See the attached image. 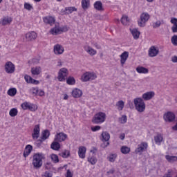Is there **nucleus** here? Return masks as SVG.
I'll list each match as a JSON object with an SVG mask.
<instances>
[{
	"label": "nucleus",
	"mask_w": 177,
	"mask_h": 177,
	"mask_svg": "<svg viewBox=\"0 0 177 177\" xmlns=\"http://www.w3.org/2000/svg\"><path fill=\"white\" fill-rule=\"evenodd\" d=\"M161 26V21H157L153 24V28H158Z\"/></svg>",
	"instance_id": "nucleus-52"
},
{
	"label": "nucleus",
	"mask_w": 177,
	"mask_h": 177,
	"mask_svg": "<svg viewBox=\"0 0 177 177\" xmlns=\"http://www.w3.org/2000/svg\"><path fill=\"white\" fill-rule=\"evenodd\" d=\"M40 131L39 124L35 125V128L33 129V133L32 134V139L35 140L39 138Z\"/></svg>",
	"instance_id": "nucleus-17"
},
{
	"label": "nucleus",
	"mask_w": 177,
	"mask_h": 177,
	"mask_svg": "<svg viewBox=\"0 0 177 177\" xmlns=\"http://www.w3.org/2000/svg\"><path fill=\"white\" fill-rule=\"evenodd\" d=\"M120 151L122 154H128L131 151V148L127 146H122L120 149Z\"/></svg>",
	"instance_id": "nucleus-36"
},
{
	"label": "nucleus",
	"mask_w": 177,
	"mask_h": 177,
	"mask_svg": "<svg viewBox=\"0 0 177 177\" xmlns=\"http://www.w3.org/2000/svg\"><path fill=\"white\" fill-rule=\"evenodd\" d=\"M136 71L139 74H147L149 73V69H147V68H145L143 66H138L136 68Z\"/></svg>",
	"instance_id": "nucleus-27"
},
{
	"label": "nucleus",
	"mask_w": 177,
	"mask_h": 177,
	"mask_svg": "<svg viewBox=\"0 0 177 177\" xmlns=\"http://www.w3.org/2000/svg\"><path fill=\"white\" fill-rule=\"evenodd\" d=\"M37 95H39V96H41V97H42V96H45V91H42V90H39V91H38V93H37Z\"/></svg>",
	"instance_id": "nucleus-58"
},
{
	"label": "nucleus",
	"mask_w": 177,
	"mask_h": 177,
	"mask_svg": "<svg viewBox=\"0 0 177 177\" xmlns=\"http://www.w3.org/2000/svg\"><path fill=\"white\" fill-rule=\"evenodd\" d=\"M153 97H154L153 91L147 92L142 95V99H144V100H150L153 99Z\"/></svg>",
	"instance_id": "nucleus-20"
},
{
	"label": "nucleus",
	"mask_w": 177,
	"mask_h": 177,
	"mask_svg": "<svg viewBox=\"0 0 177 177\" xmlns=\"http://www.w3.org/2000/svg\"><path fill=\"white\" fill-rule=\"evenodd\" d=\"M50 136V132H49V130H44L42 133V136L41 137V139L43 140H46Z\"/></svg>",
	"instance_id": "nucleus-34"
},
{
	"label": "nucleus",
	"mask_w": 177,
	"mask_h": 177,
	"mask_svg": "<svg viewBox=\"0 0 177 177\" xmlns=\"http://www.w3.org/2000/svg\"><path fill=\"white\" fill-rule=\"evenodd\" d=\"M106 121V113L103 112L97 113L94 117H93V124H102Z\"/></svg>",
	"instance_id": "nucleus-3"
},
{
	"label": "nucleus",
	"mask_w": 177,
	"mask_h": 177,
	"mask_svg": "<svg viewBox=\"0 0 177 177\" xmlns=\"http://www.w3.org/2000/svg\"><path fill=\"white\" fill-rule=\"evenodd\" d=\"M44 23H46V24H50V26H53L56 20L53 18V17H46L44 18Z\"/></svg>",
	"instance_id": "nucleus-22"
},
{
	"label": "nucleus",
	"mask_w": 177,
	"mask_h": 177,
	"mask_svg": "<svg viewBox=\"0 0 177 177\" xmlns=\"http://www.w3.org/2000/svg\"><path fill=\"white\" fill-rule=\"evenodd\" d=\"M41 72V68L40 66H36L31 68V73L33 75H39Z\"/></svg>",
	"instance_id": "nucleus-26"
},
{
	"label": "nucleus",
	"mask_w": 177,
	"mask_h": 177,
	"mask_svg": "<svg viewBox=\"0 0 177 177\" xmlns=\"http://www.w3.org/2000/svg\"><path fill=\"white\" fill-rule=\"evenodd\" d=\"M50 158L53 161V162H54V164H57V162H59V156H57V154L55 153H52L50 155Z\"/></svg>",
	"instance_id": "nucleus-38"
},
{
	"label": "nucleus",
	"mask_w": 177,
	"mask_h": 177,
	"mask_svg": "<svg viewBox=\"0 0 177 177\" xmlns=\"http://www.w3.org/2000/svg\"><path fill=\"white\" fill-rule=\"evenodd\" d=\"M45 158V155L42 153H36L32 157V165L35 169H39L42 167V160Z\"/></svg>",
	"instance_id": "nucleus-1"
},
{
	"label": "nucleus",
	"mask_w": 177,
	"mask_h": 177,
	"mask_svg": "<svg viewBox=\"0 0 177 177\" xmlns=\"http://www.w3.org/2000/svg\"><path fill=\"white\" fill-rule=\"evenodd\" d=\"M171 41V44H173L174 46H177V35H174V36H172Z\"/></svg>",
	"instance_id": "nucleus-48"
},
{
	"label": "nucleus",
	"mask_w": 177,
	"mask_h": 177,
	"mask_svg": "<svg viewBox=\"0 0 177 177\" xmlns=\"http://www.w3.org/2000/svg\"><path fill=\"white\" fill-rule=\"evenodd\" d=\"M131 32L134 38V39H139V37L140 35V32L138 30V29L134 28L131 30Z\"/></svg>",
	"instance_id": "nucleus-31"
},
{
	"label": "nucleus",
	"mask_w": 177,
	"mask_h": 177,
	"mask_svg": "<svg viewBox=\"0 0 177 177\" xmlns=\"http://www.w3.org/2000/svg\"><path fill=\"white\" fill-rule=\"evenodd\" d=\"M109 145H110V142H109L108 141H103V143L101 144L100 147L102 149H106V147H107V146H109Z\"/></svg>",
	"instance_id": "nucleus-53"
},
{
	"label": "nucleus",
	"mask_w": 177,
	"mask_h": 177,
	"mask_svg": "<svg viewBox=\"0 0 177 177\" xmlns=\"http://www.w3.org/2000/svg\"><path fill=\"white\" fill-rule=\"evenodd\" d=\"M145 149H147V143L142 142L138 147L136 149V154H142L145 151Z\"/></svg>",
	"instance_id": "nucleus-15"
},
{
	"label": "nucleus",
	"mask_w": 177,
	"mask_h": 177,
	"mask_svg": "<svg viewBox=\"0 0 177 177\" xmlns=\"http://www.w3.org/2000/svg\"><path fill=\"white\" fill-rule=\"evenodd\" d=\"M120 21L122 24H123V26H127V24L129 23V19H128V16H122Z\"/></svg>",
	"instance_id": "nucleus-40"
},
{
	"label": "nucleus",
	"mask_w": 177,
	"mask_h": 177,
	"mask_svg": "<svg viewBox=\"0 0 177 177\" xmlns=\"http://www.w3.org/2000/svg\"><path fill=\"white\" fill-rule=\"evenodd\" d=\"M52 167V163L50 162H47L45 164V169H50Z\"/></svg>",
	"instance_id": "nucleus-55"
},
{
	"label": "nucleus",
	"mask_w": 177,
	"mask_h": 177,
	"mask_svg": "<svg viewBox=\"0 0 177 177\" xmlns=\"http://www.w3.org/2000/svg\"><path fill=\"white\" fill-rule=\"evenodd\" d=\"M63 52H64V48L60 44H57L54 46V53L55 55H63Z\"/></svg>",
	"instance_id": "nucleus-16"
},
{
	"label": "nucleus",
	"mask_w": 177,
	"mask_h": 177,
	"mask_svg": "<svg viewBox=\"0 0 177 177\" xmlns=\"http://www.w3.org/2000/svg\"><path fill=\"white\" fill-rule=\"evenodd\" d=\"M44 140H41V139H39L37 140V147H41V145H42V142H44Z\"/></svg>",
	"instance_id": "nucleus-57"
},
{
	"label": "nucleus",
	"mask_w": 177,
	"mask_h": 177,
	"mask_svg": "<svg viewBox=\"0 0 177 177\" xmlns=\"http://www.w3.org/2000/svg\"><path fill=\"white\" fill-rule=\"evenodd\" d=\"M4 70L7 74H13L15 70H16V67L12 62L8 61L4 65Z\"/></svg>",
	"instance_id": "nucleus-7"
},
{
	"label": "nucleus",
	"mask_w": 177,
	"mask_h": 177,
	"mask_svg": "<svg viewBox=\"0 0 177 177\" xmlns=\"http://www.w3.org/2000/svg\"><path fill=\"white\" fill-rule=\"evenodd\" d=\"M32 62L33 64H38V63H39V59L34 58L32 59Z\"/></svg>",
	"instance_id": "nucleus-60"
},
{
	"label": "nucleus",
	"mask_w": 177,
	"mask_h": 177,
	"mask_svg": "<svg viewBox=\"0 0 177 177\" xmlns=\"http://www.w3.org/2000/svg\"><path fill=\"white\" fill-rule=\"evenodd\" d=\"M85 153H86V147H80L78 150V155L80 158H85Z\"/></svg>",
	"instance_id": "nucleus-23"
},
{
	"label": "nucleus",
	"mask_w": 177,
	"mask_h": 177,
	"mask_svg": "<svg viewBox=\"0 0 177 177\" xmlns=\"http://www.w3.org/2000/svg\"><path fill=\"white\" fill-rule=\"evenodd\" d=\"M50 147L53 150L57 151L60 150V143H59V141H54L51 143Z\"/></svg>",
	"instance_id": "nucleus-28"
},
{
	"label": "nucleus",
	"mask_w": 177,
	"mask_h": 177,
	"mask_svg": "<svg viewBox=\"0 0 177 177\" xmlns=\"http://www.w3.org/2000/svg\"><path fill=\"white\" fill-rule=\"evenodd\" d=\"M158 53H160V50L154 46H151L148 51V55L149 57H156Z\"/></svg>",
	"instance_id": "nucleus-9"
},
{
	"label": "nucleus",
	"mask_w": 177,
	"mask_h": 177,
	"mask_svg": "<svg viewBox=\"0 0 177 177\" xmlns=\"http://www.w3.org/2000/svg\"><path fill=\"white\" fill-rule=\"evenodd\" d=\"M66 177H73V174L71 173L70 169L67 170Z\"/></svg>",
	"instance_id": "nucleus-59"
},
{
	"label": "nucleus",
	"mask_w": 177,
	"mask_h": 177,
	"mask_svg": "<svg viewBox=\"0 0 177 177\" xmlns=\"http://www.w3.org/2000/svg\"><path fill=\"white\" fill-rule=\"evenodd\" d=\"M170 21L171 24H174V26L171 27L172 32H177V19L171 18Z\"/></svg>",
	"instance_id": "nucleus-29"
},
{
	"label": "nucleus",
	"mask_w": 177,
	"mask_h": 177,
	"mask_svg": "<svg viewBox=\"0 0 177 177\" xmlns=\"http://www.w3.org/2000/svg\"><path fill=\"white\" fill-rule=\"evenodd\" d=\"M91 6V1L90 0H82V8L84 10H87L89 9Z\"/></svg>",
	"instance_id": "nucleus-24"
},
{
	"label": "nucleus",
	"mask_w": 177,
	"mask_h": 177,
	"mask_svg": "<svg viewBox=\"0 0 177 177\" xmlns=\"http://www.w3.org/2000/svg\"><path fill=\"white\" fill-rule=\"evenodd\" d=\"M115 106L118 107V110L119 111H122V110H124V107L125 106V102H124L122 100H120L116 103Z\"/></svg>",
	"instance_id": "nucleus-30"
},
{
	"label": "nucleus",
	"mask_w": 177,
	"mask_h": 177,
	"mask_svg": "<svg viewBox=\"0 0 177 177\" xmlns=\"http://www.w3.org/2000/svg\"><path fill=\"white\" fill-rule=\"evenodd\" d=\"M134 104L136 110L138 113H143L146 110V104H145V101L141 97L134 99Z\"/></svg>",
	"instance_id": "nucleus-2"
},
{
	"label": "nucleus",
	"mask_w": 177,
	"mask_h": 177,
	"mask_svg": "<svg viewBox=\"0 0 177 177\" xmlns=\"http://www.w3.org/2000/svg\"><path fill=\"white\" fill-rule=\"evenodd\" d=\"M119 138L120 140H124L125 139V133H121Z\"/></svg>",
	"instance_id": "nucleus-63"
},
{
	"label": "nucleus",
	"mask_w": 177,
	"mask_h": 177,
	"mask_svg": "<svg viewBox=\"0 0 177 177\" xmlns=\"http://www.w3.org/2000/svg\"><path fill=\"white\" fill-rule=\"evenodd\" d=\"M72 96L75 98L81 97L82 96V91L80 88H75L72 91Z\"/></svg>",
	"instance_id": "nucleus-21"
},
{
	"label": "nucleus",
	"mask_w": 177,
	"mask_h": 177,
	"mask_svg": "<svg viewBox=\"0 0 177 177\" xmlns=\"http://www.w3.org/2000/svg\"><path fill=\"white\" fill-rule=\"evenodd\" d=\"M64 12V15H69V13H72L73 12H77V8L75 7H66Z\"/></svg>",
	"instance_id": "nucleus-32"
},
{
	"label": "nucleus",
	"mask_w": 177,
	"mask_h": 177,
	"mask_svg": "<svg viewBox=\"0 0 177 177\" xmlns=\"http://www.w3.org/2000/svg\"><path fill=\"white\" fill-rule=\"evenodd\" d=\"M30 84H35V85H38V84H39V81L32 79Z\"/></svg>",
	"instance_id": "nucleus-61"
},
{
	"label": "nucleus",
	"mask_w": 177,
	"mask_h": 177,
	"mask_svg": "<svg viewBox=\"0 0 177 177\" xmlns=\"http://www.w3.org/2000/svg\"><path fill=\"white\" fill-rule=\"evenodd\" d=\"M38 92H39L38 87H36V88L33 87L30 90V93H32V95H35V96L38 95Z\"/></svg>",
	"instance_id": "nucleus-47"
},
{
	"label": "nucleus",
	"mask_w": 177,
	"mask_h": 177,
	"mask_svg": "<svg viewBox=\"0 0 177 177\" xmlns=\"http://www.w3.org/2000/svg\"><path fill=\"white\" fill-rule=\"evenodd\" d=\"M59 156L63 158H68V157H70V151L64 150V151L59 153Z\"/></svg>",
	"instance_id": "nucleus-37"
},
{
	"label": "nucleus",
	"mask_w": 177,
	"mask_h": 177,
	"mask_svg": "<svg viewBox=\"0 0 177 177\" xmlns=\"http://www.w3.org/2000/svg\"><path fill=\"white\" fill-rule=\"evenodd\" d=\"M66 84H68V85H75V79L73 77H68Z\"/></svg>",
	"instance_id": "nucleus-41"
},
{
	"label": "nucleus",
	"mask_w": 177,
	"mask_h": 177,
	"mask_svg": "<svg viewBox=\"0 0 177 177\" xmlns=\"http://www.w3.org/2000/svg\"><path fill=\"white\" fill-rule=\"evenodd\" d=\"M32 151V145H26L25 147V150L24 151V157H25V158H27V157L30 156Z\"/></svg>",
	"instance_id": "nucleus-18"
},
{
	"label": "nucleus",
	"mask_w": 177,
	"mask_h": 177,
	"mask_svg": "<svg viewBox=\"0 0 177 177\" xmlns=\"http://www.w3.org/2000/svg\"><path fill=\"white\" fill-rule=\"evenodd\" d=\"M41 177H52V174L49 173L48 171H46Z\"/></svg>",
	"instance_id": "nucleus-56"
},
{
	"label": "nucleus",
	"mask_w": 177,
	"mask_h": 177,
	"mask_svg": "<svg viewBox=\"0 0 177 177\" xmlns=\"http://www.w3.org/2000/svg\"><path fill=\"white\" fill-rule=\"evenodd\" d=\"M154 140L156 143H161V142H162V136L158 134L154 137Z\"/></svg>",
	"instance_id": "nucleus-46"
},
{
	"label": "nucleus",
	"mask_w": 177,
	"mask_h": 177,
	"mask_svg": "<svg viewBox=\"0 0 177 177\" xmlns=\"http://www.w3.org/2000/svg\"><path fill=\"white\" fill-rule=\"evenodd\" d=\"M60 31L62 32H66L68 31V28H67V26H63L62 28H59V27H57V25H55V27L53 28L50 30V32L53 35H57V34H59V32H60Z\"/></svg>",
	"instance_id": "nucleus-6"
},
{
	"label": "nucleus",
	"mask_w": 177,
	"mask_h": 177,
	"mask_svg": "<svg viewBox=\"0 0 177 177\" xmlns=\"http://www.w3.org/2000/svg\"><path fill=\"white\" fill-rule=\"evenodd\" d=\"M16 93H17V90L16 88H10L8 91V95H9V96H15Z\"/></svg>",
	"instance_id": "nucleus-42"
},
{
	"label": "nucleus",
	"mask_w": 177,
	"mask_h": 177,
	"mask_svg": "<svg viewBox=\"0 0 177 177\" xmlns=\"http://www.w3.org/2000/svg\"><path fill=\"white\" fill-rule=\"evenodd\" d=\"M164 120L168 122H172L175 121V113L172 112H167L164 115Z\"/></svg>",
	"instance_id": "nucleus-12"
},
{
	"label": "nucleus",
	"mask_w": 177,
	"mask_h": 177,
	"mask_svg": "<svg viewBox=\"0 0 177 177\" xmlns=\"http://www.w3.org/2000/svg\"><path fill=\"white\" fill-rule=\"evenodd\" d=\"M129 57V53L128 51H124L120 55V64L124 66Z\"/></svg>",
	"instance_id": "nucleus-14"
},
{
	"label": "nucleus",
	"mask_w": 177,
	"mask_h": 177,
	"mask_svg": "<svg viewBox=\"0 0 177 177\" xmlns=\"http://www.w3.org/2000/svg\"><path fill=\"white\" fill-rule=\"evenodd\" d=\"M149 19H150V15L147 12H142L140 15V21H138V26L140 27H145L146 23L149 21Z\"/></svg>",
	"instance_id": "nucleus-5"
},
{
	"label": "nucleus",
	"mask_w": 177,
	"mask_h": 177,
	"mask_svg": "<svg viewBox=\"0 0 177 177\" xmlns=\"http://www.w3.org/2000/svg\"><path fill=\"white\" fill-rule=\"evenodd\" d=\"M119 121L120 124H127V121H128V118L125 115H123L121 118H119Z\"/></svg>",
	"instance_id": "nucleus-45"
},
{
	"label": "nucleus",
	"mask_w": 177,
	"mask_h": 177,
	"mask_svg": "<svg viewBox=\"0 0 177 177\" xmlns=\"http://www.w3.org/2000/svg\"><path fill=\"white\" fill-rule=\"evenodd\" d=\"M97 78V75L95 73L86 72L82 76V81L83 82H88V81H93V80H96Z\"/></svg>",
	"instance_id": "nucleus-4"
},
{
	"label": "nucleus",
	"mask_w": 177,
	"mask_h": 177,
	"mask_svg": "<svg viewBox=\"0 0 177 177\" xmlns=\"http://www.w3.org/2000/svg\"><path fill=\"white\" fill-rule=\"evenodd\" d=\"M85 50L91 56H95V55H96V53H97L96 50L95 49L92 48L91 46H88L86 48H85Z\"/></svg>",
	"instance_id": "nucleus-33"
},
{
	"label": "nucleus",
	"mask_w": 177,
	"mask_h": 177,
	"mask_svg": "<svg viewBox=\"0 0 177 177\" xmlns=\"http://www.w3.org/2000/svg\"><path fill=\"white\" fill-rule=\"evenodd\" d=\"M101 127L100 126H95L91 127V131L93 132H96V131H100V129H101Z\"/></svg>",
	"instance_id": "nucleus-54"
},
{
	"label": "nucleus",
	"mask_w": 177,
	"mask_h": 177,
	"mask_svg": "<svg viewBox=\"0 0 177 177\" xmlns=\"http://www.w3.org/2000/svg\"><path fill=\"white\" fill-rule=\"evenodd\" d=\"M37 37H38V35L34 31L29 32L26 34V39L28 41H35V39H37Z\"/></svg>",
	"instance_id": "nucleus-11"
},
{
	"label": "nucleus",
	"mask_w": 177,
	"mask_h": 177,
	"mask_svg": "<svg viewBox=\"0 0 177 177\" xmlns=\"http://www.w3.org/2000/svg\"><path fill=\"white\" fill-rule=\"evenodd\" d=\"M67 68H62L59 70L58 73V77L57 80L60 82H63V81H66V77H67Z\"/></svg>",
	"instance_id": "nucleus-8"
},
{
	"label": "nucleus",
	"mask_w": 177,
	"mask_h": 177,
	"mask_svg": "<svg viewBox=\"0 0 177 177\" xmlns=\"http://www.w3.org/2000/svg\"><path fill=\"white\" fill-rule=\"evenodd\" d=\"M17 109L13 108L10 111L9 114L10 117H16V115H17Z\"/></svg>",
	"instance_id": "nucleus-43"
},
{
	"label": "nucleus",
	"mask_w": 177,
	"mask_h": 177,
	"mask_svg": "<svg viewBox=\"0 0 177 177\" xmlns=\"http://www.w3.org/2000/svg\"><path fill=\"white\" fill-rule=\"evenodd\" d=\"M12 23V18L8 17H5L1 21L2 26H6V24H10Z\"/></svg>",
	"instance_id": "nucleus-35"
},
{
	"label": "nucleus",
	"mask_w": 177,
	"mask_h": 177,
	"mask_svg": "<svg viewBox=\"0 0 177 177\" xmlns=\"http://www.w3.org/2000/svg\"><path fill=\"white\" fill-rule=\"evenodd\" d=\"M21 106L24 110H30V111H35L37 110V107H35L34 104L24 102Z\"/></svg>",
	"instance_id": "nucleus-10"
},
{
	"label": "nucleus",
	"mask_w": 177,
	"mask_h": 177,
	"mask_svg": "<svg viewBox=\"0 0 177 177\" xmlns=\"http://www.w3.org/2000/svg\"><path fill=\"white\" fill-rule=\"evenodd\" d=\"M24 8L26 9V10H32V9H34V8L31 6V4L28 3H24Z\"/></svg>",
	"instance_id": "nucleus-50"
},
{
	"label": "nucleus",
	"mask_w": 177,
	"mask_h": 177,
	"mask_svg": "<svg viewBox=\"0 0 177 177\" xmlns=\"http://www.w3.org/2000/svg\"><path fill=\"white\" fill-rule=\"evenodd\" d=\"M165 158L167 160V161H169V162H174V161H177V156L166 155Z\"/></svg>",
	"instance_id": "nucleus-39"
},
{
	"label": "nucleus",
	"mask_w": 177,
	"mask_h": 177,
	"mask_svg": "<svg viewBox=\"0 0 177 177\" xmlns=\"http://www.w3.org/2000/svg\"><path fill=\"white\" fill-rule=\"evenodd\" d=\"M88 161L92 165H95V164H96L97 160H96V158H95V157H91L90 158H88Z\"/></svg>",
	"instance_id": "nucleus-49"
},
{
	"label": "nucleus",
	"mask_w": 177,
	"mask_h": 177,
	"mask_svg": "<svg viewBox=\"0 0 177 177\" xmlns=\"http://www.w3.org/2000/svg\"><path fill=\"white\" fill-rule=\"evenodd\" d=\"M163 177H172V176H171V171H168V173L164 174Z\"/></svg>",
	"instance_id": "nucleus-64"
},
{
	"label": "nucleus",
	"mask_w": 177,
	"mask_h": 177,
	"mask_svg": "<svg viewBox=\"0 0 177 177\" xmlns=\"http://www.w3.org/2000/svg\"><path fill=\"white\" fill-rule=\"evenodd\" d=\"M24 78L28 84H31V81H32V77H31L28 75H26Z\"/></svg>",
	"instance_id": "nucleus-51"
},
{
	"label": "nucleus",
	"mask_w": 177,
	"mask_h": 177,
	"mask_svg": "<svg viewBox=\"0 0 177 177\" xmlns=\"http://www.w3.org/2000/svg\"><path fill=\"white\" fill-rule=\"evenodd\" d=\"M171 62L173 63H177V56H174L171 57Z\"/></svg>",
	"instance_id": "nucleus-62"
},
{
	"label": "nucleus",
	"mask_w": 177,
	"mask_h": 177,
	"mask_svg": "<svg viewBox=\"0 0 177 177\" xmlns=\"http://www.w3.org/2000/svg\"><path fill=\"white\" fill-rule=\"evenodd\" d=\"M102 142H109L110 140V133L107 131H103L101 134Z\"/></svg>",
	"instance_id": "nucleus-25"
},
{
	"label": "nucleus",
	"mask_w": 177,
	"mask_h": 177,
	"mask_svg": "<svg viewBox=\"0 0 177 177\" xmlns=\"http://www.w3.org/2000/svg\"><path fill=\"white\" fill-rule=\"evenodd\" d=\"M115 158H117V155L115 153H111L108 157V160L110 162H114V161H115Z\"/></svg>",
	"instance_id": "nucleus-44"
},
{
	"label": "nucleus",
	"mask_w": 177,
	"mask_h": 177,
	"mask_svg": "<svg viewBox=\"0 0 177 177\" xmlns=\"http://www.w3.org/2000/svg\"><path fill=\"white\" fill-rule=\"evenodd\" d=\"M66 138L67 135L63 132H61L55 135L54 140H55V142H64Z\"/></svg>",
	"instance_id": "nucleus-13"
},
{
	"label": "nucleus",
	"mask_w": 177,
	"mask_h": 177,
	"mask_svg": "<svg viewBox=\"0 0 177 177\" xmlns=\"http://www.w3.org/2000/svg\"><path fill=\"white\" fill-rule=\"evenodd\" d=\"M93 6L94 9H95V10H98L99 12L104 10L103 8V3L100 1H95L93 4Z\"/></svg>",
	"instance_id": "nucleus-19"
}]
</instances>
